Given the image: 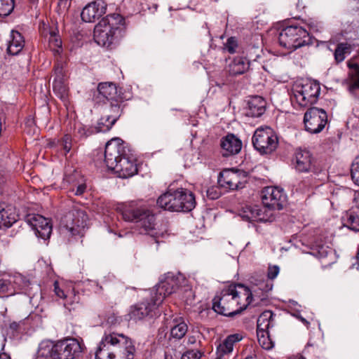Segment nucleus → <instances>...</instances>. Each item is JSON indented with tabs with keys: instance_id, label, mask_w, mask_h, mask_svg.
<instances>
[{
	"instance_id": "nucleus-55",
	"label": "nucleus",
	"mask_w": 359,
	"mask_h": 359,
	"mask_svg": "<svg viewBox=\"0 0 359 359\" xmlns=\"http://www.w3.org/2000/svg\"><path fill=\"white\" fill-rule=\"evenodd\" d=\"M20 325V323L13 322L10 324V328L13 331H18Z\"/></svg>"
},
{
	"instance_id": "nucleus-26",
	"label": "nucleus",
	"mask_w": 359,
	"mask_h": 359,
	"mask_svg": "<svg viewBox=\"0 0 359 359\" xmlns=\"http://www.w3.org/2000/svg\"><path fill=\"white\" fill-rule=\"evenodd\" d=\"M275 316L271 311L262 312L257 318V332H271L276 325Z\"/></svg>"
},
{
	"instance_id": "nucleus-18",
	"label": "nucleus",
	"mask_w": 359,
	"mask_h": 359,
	"mask_svg": "<svg viewBox=\"0 0 359 359\" xmlns=\"http://www.w3.org/2000/svg\"><path fill=\"white\" fill-rule=\"evenodd\" d=\"M107 4L102 0H96L87 4L83 9L81 17L86 22L99 19L106 13Z\"/></svg>"
},
{
	"instance_id": "nucleus-15",
	"label": "nucleus",
	"mask_w": 359,
	"mask_h": 359,
	"mask_svg": "<svg viewBox=\"0 0 359 359\" xmlns=\"http://www.w3.org/2000/svg\"><path fill=\"white\" fill-rule=\"evenodd\" d=\"M287 196L283 189L274 187H267L262 192V201L263 205L272 210L283 209Z\"/></svg>"
},
{
	"instance_id": "nucleus-9",
	"label": "nucleus",
	"mask_w": 359,
	"mask_h": 359,
	"mask_svg": "<svg viewBox=\"0 0 359 359\" xmlns=\"http://www.w3.org/2000/svg\"><path fill=\"white\" fill-rule=\"evenodd\" d=\"M294 168L299 172L320 173L323 167L320 163L307 149H297L294 153Z\"/></svg>"
},
{
	"instance_id": "nucleus-19",
	"label": "nucleus",
	"mask_w": 359,
	"mask_h": 359,
	"mask_svg": "<svg viewBox=\"0 0 359 359\" xmlns=\"http://www.w3.org/2000/svg\"><path fill=\"white\" fill-rule=\"evenodd\" d=\"M266 102L260 96L250 97L244 108V114L252 118H258L262 116L266 111Z\"/></svg>"
},
{
	"instance_id": "nucleus-47",
	"label": "nucleus",
	"mask_w": 359,
	"mask_h": 359,
	"mask_svg": "<svg viewBox=\"0 0 359 359\" xmlns=\"http://www.w3.org/2000/svg\"><path fill=\"white\" fill-rule=\"evenodd\" d=\"M238 47V42L235 37L229 38L224 43L225 50L231 54L236 53Z\"/></svg>"
},
{
	"instance_id": "nucleus-2",
	"label": "nucleus",
	"mask_w": 359,
	"mask_h": 359,
	"mask_svg": "<svg viewBox=\"0 0 359 359\" xmlns=\"http://www.w3.org/2000/svg\"><path fill=\"white\" fill-rule=\"evenodd\" d=\"M104 162L109 170L117 172L121 178L130 177L137 172L135 155L128 144L118 137L106 144Z\"/></svg>"
},
{
	"instance_id": "nucleus-44",
	"label": "nucleus",
	"mask_w": 359,
	"mask_h": 359,
	"mask_svg": "<svg viewBox=\"0 0 359 359\" xmlns=\"http://www.w3.org/2000/svg\"><path fill=\"white\" fill-rule=\"evenodd\" d=\"M15 293L11 282L8 280L0 279V294L9 296Z\"/></svg>"
},
{
	"instance_id": "nucleus-52",
	"label": "nucleus",
	"mask_w": 359,
	"mask_h": 359,
	"mask_svg": "<svg viewBox=\"0 0 359 359\" xmlns=\"http://www.w3.org/2000/svg\"><path fill=\"white\" fill-rule=\"evenodd\" d=\"M54 292L55 294L62 299H65L68 294H67L62 289L59 287V284L57 281L54 282Z\"/></svg>"
},
{
	"instance_id": "nucleus-35",
	"label": "nucleus",
	"mask_w": 359,
	"mask_h": 359,
	"mask_svg": "<svg viewBox=\"0 0 359 359\" xmlns=\"http://www.w3.org/2000/svg\"><path fill=\"white\" fill-rule=\"evenodd\" d=\"M53 91L55 94L61 100H66L68 97L69 88L67 79H54Z\"/></svg>"
},
{
	"instance_id": "nucleus-60",
	"label": "nucleus",
	"mask_w": 359,
	"mask_h": 359,
	"mask_svg": "<svg viewBox=\"0 0 359 359\" xmlns=\"http://www.w3.org/2000/svg\"><path fill=\"white\" fill-rule=\"evenodd\" d=\"M245 359H257L255 356H247Z\"/></svg>"
},
{
	"instance_id": "nucleus-4",
	"label": "nucleus",
	"mask_w": 359,
	"mask_h": 359,
	"mask_svg": "<svg viewBox=\"0 0 359 359\" xmlns=\"http://www.w3.org/2000/svg\"><path fill=\"white\" fill-rule=\"evenodd\" d=\"M125 221L136 223L140 233L151 234L155 230V215L145 207H137L133 203L126 206L122 211Z\"/></svg>"
},
{
	"instance_id": "nucleus-56",
	"label": "nucleus",
	"mask_w": 359,
	"mask_h": 359,
	"mask_svg": "<svg viewBox=\"0 0 359 359\" xmlns=\"http://www.w3.org/2000/svg\"><path fill=\"white\" fill-rule=\"evenodd\" d=\"M272 288V285H269L268 284H266V283H262L261 285V289L264 291H269V290H271Z\"/></svg>"
},
{
	"instance_id": "nucleus-63",
	"label": "nucleus",
	"mask_w": 359,
	"mask_h": 359,
	"mask_svg": "<svg viewBox=\"0 0 359 359\" xmlns=\"http://www.w3.org/2000/svg\"><path fill=\"white\" fill-rule=\"evenodd\" d=\"M357 260H358V264L359 266V248H358V254H357Z\"/></svg>"
},
{
	"instance_id": "nucleus-5",
	"label": "nucleus",
	"mask_w": 359,
	"mask_h": 359,
	"mask_svg": "<svg viewBox=\"0 0 359 359\" xmlns=\"http://www.w3.org/2000/svg\"><path fill=\"white\" fill-rule=\"evenodd\" d=\"M280 45L289 50H294L311 43L309 32L303 27L290 25L283 28L278 36Z\"/></svg>"
},
{
	"instance_id": "nucleus-20",
	"label": "nucleus",
	"mask_w": 359,
	"mask_h": 359,
	"mask_svg": "<svg viewBox=\"0 0 359 359\" xmlns=\"http://www.w3.org/2000/svg\"><path fill=\"white\" fill-rule=\"evenodd\" d=\"M218 183L221 187L229 190H237L243 187L238 174L231 170H225L219 173Z\"/></svg>"
},
{
	"instance_id": "nucleus-37",
	"label": "nucleus",
	"mask_w": 359,
	"mask_h": 359,
	"mask_svg": "<svg viewBox=\"0 0 359 359\" xmlns=\"http://www.w3.org/2000/svg\"><path fill=\"white\" fill-rule=\"evenodd\" d=\"M48 34V43L50 50L54 55H59L62 52V40L57 34V31L56 29L50 30Z\"/></svg>"
},
{
	"instance_id": "nucleus-57",
	"label": "nucleus",
	"mask_w": 359,
	"mask_h": 359,
	"mask_svg": "<svg viewBox=\"0 0 359 359\" xmlns=\"http://www.w3.org/2000/svg\"><path fill=\"white\" fill-rule=\"evenodd\" d=\"M0 359H11L10 355L3 352L0 353Z\"/></svg>"
},
{
	"instance_id": "nucleus-10",
	"label": "nucleus",
	"mask_w": 359,
	"mask_h": 359,
	"mask_svg": "<svg viewBox=\"0 0 359 359\" xmlns=\"http://www.w3.org/2000/svg\"><path fill=\"white\" fill-rule=\"evenodd\" d=\"M125 99H116L109 101V104L104 108V114L99 120L97 131L105 133L109 131L121 116L125 107Z\"/></svg>"
},
{
	"instance_id": "nucleus-40",
	"label": "nucleus",
	"mask_w": 359,
	"mask_h": 359,
	"mask_svg": "<svg viewBox=\"0 0 359 359\" xmlns=\"http://www.w3.org/2000/svg\"><path fill=\"white\" fill-rule=\"evenodd\" d=\"M258 341L263 348L269 350L273 346L271 332H257Z\"/></svg>"
},
{
	"instance_id": "nucleus-45",
	"label": "nucleus",
	"mask_w": 359,
	"mask_h": 359,
	"mask_svg": "<svg viewBox=\"0 0 359 359\" xmlns=\"http://www.w3.org/2000/svg\"><path fill=\"white\" fill-rule=\"evenodd\" d=\"M351 178L355 184L359 185V155L352 163L351 169Z\"/></svg>"
},
{
	"instance_id": "nucleus-29",
	"label": "nucleus",
	"mask_w": 359,
	"mask_h": 359,
	"mask_svg": "<svg viewBox=\"0 0 359 359\" xmlns=\"http://www.w3.org/2000/svg\"><path fill=\"white\" fill-rule=\"evenodd\" d=\"M250 67V62L243 57H236L229 65V72L231 75L237 76L246 72Z\"/></svg>"
},
{
	"instance_id": "nucleus-54",
	"label": "nucleus",
	"mask_w": 359,
	"mask_h": 359,
	"mask_svg": "<svg viewBox=\"0 0 359 359\" xmlns=\"http://www.w3.org/2000/svg\"><path fill=\"white\" fill-rule=\"evenodd\" d=\"M207 195L210 199H217L219 196V193L217 192L214 188H211L207 191Z\"/></svg>"
},
{
	"instance_id": "nucleus-53",
	"label": "nucleus",
	"mask_w": 359,
	"mask_h": 359,
	"mask_svg": "<svg viewBox=\"0 0 359 359\" xmlns=\"http://www.w3.org/2000/svg\"><path fill=\"white\" fill-rule=\"evenodd\" d=\"M71 0H59L57 7L61 12H65L70 6Z\"/></svg>"
},
{
	"instance_id": "nucleus-58",
	"label": "nucleus",
	"mask_w": 359,
	"mask_h": 359,
	"mask_svg": "<svg viewBox=\"0 0 359 359\" xmlns=\"http://www.w3.org/2000/svg\"><path fill=\"white\" fill-rule=\"evenodd\" d=\"M195 342V337H189L188 339L189 344H194Z\"/></svg>"
},
{
	"instance_id": "nucleus-11",
	"label": "nucleus",
	"mask_w": 359,
	"mask_h": 359,
	"mask_svg": "<svg viewBox=\"0 0 359 359\" xmlns=\"http://www.w3.org/2000/svg\"><path fill=\"white\" fill-rule=\"evenodd\" d=\"M83 344L75 338H66L55 344L54 359H75L82 353Z\"/></svg>"
},
{
	"instance_id": "nucleus-31",
	"label": "nucleus",
	"mask_w": 359,
	"mask_h": 359,
	"mask_svg": "<svg viewBox=\"0 0 359 359\" xmlns=\"http://www.w3.org/2000/svg\"><path fill=\"white\" fill-rule=\"evenodd\" d=\"M188 331V325L182 318H176L172 320L170 328V339L180 340L182 339Z\"/></svg>"
},
{
	"instance_id": "nucleus-50",
	"label": "nucleus",
	"mask_w": 359,
	"mask_h": 359,
	"mask_svg": "<svg viewBox=\"0 0 359 359\" xmlns=\"http://www.w3.org/2000/svg\"><path fill=\"white\" fill-rule=\"evenodd\" d=\"M280 269L278 266H269L268 268L267 277L271 280H273L278 275Z\"/></svg>"
},
{
	"instance_id": "nucleus-39",
	"label": "nucleus",
	"mask_w": 359,
	"mask_h": 359,
	"mask_svg": "<svg viewBox=\"0 0 359 359\" xmlns=\"http://www.w3.org/2000/svg\"><path fill=\"white\" fill-rule=\"evenodd\" d=\"M80 297L73 291L68 292L65 299L64 306L69 311L76 310L79 306Z\"/></svg>"
},
{
	"instance_id": "nucleus-27",
	"label": "nucleus",
	"mask_w": 359,
	"mask_h": 359,
	"mask_svg": "<svg viewBox=\"0 0 359 359\" xmlns=\"http://www.w3.org/2000/svg\"><path fill=\"white\" fill-rule=\"evenodd\" d=\"M358 45L359 43H356L351 40L337 43L334 52V57L336 64H339L343 62L346 58V55H349L355 47Z\"/></svg>"
},
{
	"instance_id": "nucleus-21",
	"label": "nucleus",
	"mask_w": 359,
	"mask_h": 359,
	"mask_svg": "<svg viewBox=\"0 0 359 359\" xmlns=\"http://www.w3.org/2000/svg\"><path fill=\"white\" fill-rule=\"evenodd\" d=\"M243 338V334L240 333L232 334L227 336L225 339L217 346L216 350L217 357L215 359H222L225 355L231 353L234 345L241 341Z\"/></svg>"
},
{
	"instance_id": "nucleus-1",
	"label": "nucleus",
	"mask_w": 359,
	"mask_h": 359,
	"mask_svg": "<svg viewBox=\"0 0 359 359\" xmlns=\"http://www.w3.org/2000/svg\"><path fill=\"white\" fill-rule=\"evenodd\" d=\"M252 300L250 290L243 284H230L212 299V309L218 314L233 317L244 311Z\"/></svg>"
},
{
	"instance_id": "nucleus-61",
	"label": "nucleus",
	"mask_w": 359,
	"mask_h": 359,
	"mask_svg": "<svg viewBox=\"0 0 359 359\" xmlns=\"http://www.w3.org/2000/svg\"><path fill=\"white\" fill-rule=\"evenodd\" d=\"M301 320H302V321L304 323H305V324H309V322H308L306 319H304V318H302Z\"/></svg>"
},
{
	"instance_id": "nucleus-8",
	"label": "nucleus",
	"mask_w": 359,
	"mask_h": 359,
	"mask_svg": "<svg viewBox=\"0 0 359 359\" xmlns=\"http://www.w3.org/2000/svg\"><path fill=\"white\" fill-rule=\"evenodd\" d=\"M127 338L123 334H104L95 352V359H113Z\"/></svg>"
},
{
	"instance_id": "nucleus-62",
	"label": "nucleus",
	"mask_w": 359,
	"mask_h": 359,
	"mask_svg": "<svg viewBox=\"0 0 359 359\" xmlns=\"http://www.w3.org/2000/svg\"><path fill=\"white\" fill-rule=\"evenodd\" d=\"M165 359H172V356H169L167 354L165 355Z\"/></svg>"
},
{
	"instance_id": "nucleus-25",
	"label": "nucleus",
	"mask_w": 359,
	"mask_h": 359,
	"mask_svg": "<svg viewBox=\"0 0 359 359\" xmlns=\"http://www.w3.org/2000/svg\"><path fill=\"white\" fill-rule=\"evenodd\" d=\"M97 90L108 102L118 98L125 99L121 88L118 89L117 86L114 83H100L97 86Z\"/></svg>"
},
{
	"instance_id": "nucleus-30",
	"label": "nucleus",
	"mask_w": 359,
	"mask_h": 359,
	"mask_svg": "<svg viewBox=\"0 0 359 359\" xmlns=\"http://www.w3.org/2000/svg\"><path fill=\"white\" fill-rule=\"evenodd\" d=\"M180 202L182 203V212H190L196 206V202L194 194L187 189H178Z\"/></svg>"
},
{
	"instance_id": "nucleus-24",
	"label": "nucleus",
	"mask_w": 359,
	"mask_h": 359,
	"mask_svg": "<svg viewBox=\"0 0 359 359\" xmlns=\"http://www.w3.org/2000/svg\"><path fill=\"white\" fill-rule=\"evenodd\" d=\"M223 156H227L238 154L242 148L241 141L233 134H228L221 140Z\"/></svg>"
},
{
	"instance_id": "nucleus-23",
	"label": "nucleus",
	"mask_w": 359,
	"mask_h": 359,
	"mask_svg": "<svg viewBox=\"0 0 359 359\" xmlns=\"http://www.w3.org/2000/svg\"><path fill=\"white\" fill-rule=\"evenodd\" d=\"M18 215L12 205L0 203V229L9 228L18 221Z\"/></svg>"
},
{
	"instance_id": "nucleus-14",
	"label": "nucleus",
	"mask_w": 359,
	"mask_h": 359,
	"mask_svg": "<svg viewBox=\"0 0 359 359\" xmlns=\"http://www.w3.org/2000/svg\"><path fill=\"white\" fill-rule=\"evenodd\" d=\"M320 93L319 83L309 81L302 84L300 89L295 91L294 97L299 106L306 107L317 102Z\"/></svg>"
},
{
	"instance_id": "nucleus-7",
	"label": "nucleus",
	"mask_w": 359,
	"mask_h": 359,
	"mask_svg": "<svg viewBox=\"0 0 359 359\" xmlns=\"http://www.w3.org/2000/svg\"><path fill=\"white\" fill-rule=\"evenodd\" d=\"M252 142L255 149L261 154H270L277 149L278 139L271 128L261 126L255 131Z\"/></svg>"
},
{
	"instance_id": "nucleus-13",
	"label": "nucleus",
	"mask_w": 359,
	"mask_h": 359,
	"mask_svg": "<svg viewBox=\"0 0 359 359\" xmlns=\"http://www.w3.org/2000/svg\"><path fill=\"white\" fill-rule=\"evenodd\" d=\"M181 280H184L182 274L175 276L172 273H168L165 279L156 286L155 294L152 297L161 304L165 297L175 292L181 285Z\"/></svg>"
},
{
	"instance_id": "nucleus-42",
	"label": "nucleus",
	"mask_w": 359,
	"mask_h": 359,
	"mask_svg": "<svg viewBox=\"0 0 359 359\" xmlns=\"http://www.w3.org/2000/svg\"><path fill=\"white\" fill-rule=\"evenodd\" d=\"M14 8V0H0V16H8Z\"/></svg>"
},
{
	"instance_id": "nucleus-12",
	"label": "nucleus",
	"mask_w": 359,
	"mask_h": 359,
	"mask_svg": "<svg viewBox=\"0 0 359 359\" xmlns=\"http://www.w3.org/2000/svg\"><path fill=\"white\" fill-rule=\"evenodd\" d=\"M327 123L326 111L318 107H310L304 114V123L306 131L312 134L320 133Z\"/></svg>"
},
{
	"instance_id": "nucleus-51",
	"label": "nucleus",
	"mask_w": 359,
	"mask_h": 359,
	"mask_svg": "<svg viewBox=\"0 0 359 359\" xmlns=\"http://www.w3.org/2000/svg\"><path fill=\"white\" fill-rule=\"evenodd\" d=\"M76 189L73 187L70 191L73 192L76 196H81L86 189V185L84 182H81L77 185H75Z\"/></svg>"
},
{
	"instance_id": "nucleus-46",
	"label": "nucleus",
	"mask_w": 359,
	"mask_h": 359,
	"mask_svg": "<svg viewBox=\"0 0 359 359\" xmlns=\"http://www.w3.org/2000/svg\"><path fill=\"white\" fill-rule=\"evenodd\" d=\"M55 79H67V76L64 70V65L62 62L57 61L54 66Z\"/></svg>"
},
{
	"instance_id": "nucleus-32",
	"label": "nucleus",
	"mask_w": 359,
	"mask_h": 359,
	"mask_svg": "<svg viewBox=\"0 0 359 359\" xmlns=\"http://www.w3.org/2000/svg\"><path fill=\"white\" fill-rule=\"evenodd\" d=\"M135 348L131 339L127 338L123 346L119 348V351L113 359H133Z\"/></svg>"
},
{
	"instance_id": "nucleus-3",
	"label": "nucleus",
	"mask_w": 359,
	"mask_h": 359,
	"mask_svg": "<svg viewBox=\"0 0 359 359\" xmlns=\"http://www.w3.org/2000/svg\"><path fill=\"white\" fill-rule=\"evenodd\" d=\"M125 18L118 13L107 15L94 29V39L102 46L113 48L126 34Z\"/></svg>"
},
{
	"instance_id": "nucleus-6",
	"label": "nucleus",
	"mask_w": 359,
	"mask_h": 359,
	"mask_svg": "<svg viewBox=\"0 0 359 359\" xmlns=\"http://www.w3.org/2000/svg\"><path fill=\"white\" fill-rule=\"evenodd\" d=\"M88 215L83 210L74 208L62 219L61 231L68 238L82 237L87 226Z\"/></svg>"
},
{
	"instance_id": "nucleus-36",
	"label": "nucleus",
	"mask_w": 359,
	"mask_h": 359,
	"mask_svg": "<svg viewBox=\"0 0 359 359\" xmlns=\"http://www.w3.org/2000/svg\"><path fill=\"white\" fill-rule=\"evenodd\" d=\"M175 190L173 191L171 189H168L165 193L158 197L156 203L161 208L168 210L169 206H173L175 205Z\"/></svg>"
},
{
	"instance_id": "nucleus-22",
	"label": "nucleus",
	"mask_w": 359,
	"mask_h": 359,
	"mask_svg": "<svg viewBox=\"0 0 359 359\" xmlns=\"http://www.w3.org/2000/svg\"><path fill=\"white\" fill-rule=\"evenodd\" d=\"M239 215L248 222H266L268 217L265 212H263L259 205H245L243 207Z\"/></svg>"
},
{
	"instance_id": "nucleus-34",
	"label": "nucleus",
	"mask_w": 359,
	"mask_h": 359,
	"mask_svg": "<svg viewBox=\"0 0 359 359\" xmlns=\"http://www.w3.org/2000/svg\"><path fill=\"white\" fill-rule=\"evenodd\" d=\"M344 226L354 231H359V216L353 211H348L342 217Z\"/></svg>"
},
{
	"instance_id": "nucleus-17",
	"label": "nucleus",
	"mask_w": 359,
	"mask_h": 359,
	"mask_svg": "<svg viewBox=\"0 0 359 359\" xmlns=\"http://www.w3.org/2000/svg\"><path fill=\"white\" fill-rule=\"evenodd\" d=\"M158 303L153 298L150 300H144L131 307L130 316L134 320H140L147 316H152L156 309Z\"/></svg>"
},
{
	"instance_id": "nucleus-48",
	"label": "nucleus",
	"mask_w": 359,
	"mask_h": 359,
	"mask_svg": "<svg viewBox=\"0 0 359 359\" xmlns=\"http://www.w3.org/2000/svg\"><path fill=\"white\" fill-rule=\"evenodd\" d=\"M203 354V353L198 350L191 349L184 352L181 359H201Z\"/></svg>"
},
{
	"instance_id": "nucleus-59",
	"label": "nucleus",
	"mask_w": 359,
	"mask_h": 359,
	"mask_svg": "<svg viewBox=\"0 0 359 359\" xmlns=\"http://www.w3.org/2000/svg\"><path fill=\"white\" fill-rule=\"evenodd\" d=\"M28 285H29V282H28V281H26V282L25 283V285H24V286H23V287L22 288V290H25V292H26V293H27V292H27V290L25 288V287H26V286H28Z\"/></svg>"
},
{
	"instance_id": "nucleus-64",
	"label": "nucleus",
	"mask_w": 359,
	"mask_h": 359,
	"mask_svg": "<svg viewBox=\"0 0 359 359\" xmlns=\"http://www.w3.org/2000/svg\"><path fill=\"white\" fill-rule=\"evenodd\" d=\"M22 280V277H18V278H16L15 280V283H17V281L18 280Z\"/></svg>"
},
{
	"instance_id": "nucleus-43",
	"label": "nucleus",
	"mask_w": 359,
	"mask_h": 359,
	"mask_svg": "<svg viewBox=\"0 0 359 359\" xmlns=\"http://www.w3.org/2000/svg\"><path fill=\"white\" fill-rule=\"evenodd\" d=\"M72 138L69 134L65 135L60 140H57V145L62 147L65 154L69 153L72 149Z\"/></svg>"
},
{
	"instance_id": "nucleus-38",
	"label": "nucleus",
	"mask_w": 359,
	"mask_h": 359,
	"mask_svg": "<svg viewBox=\"0 0 359 359\" xmlns=\"http://www.w3.org/2000/svg\"><path fill=\"white\" fill-rule=\"evenodd\" d=\"M331 249L328 246L316 242L311 245L310 254L316 257L323 258L327 257Z\"/></svg>"
},
{
	"instance_id": "nucleus-49",
	"label": "nucleus",
	"mask_w": 359,
	"mask_h": 359,
	"mask_svg": "<svg viewBox=\"0 0 359 359\" xmlns=\"http://www.w3.org/2000/svg\"><path fill=\"white\" fill-rule=\"evenodd\" d=\"M175 202H174V205L172 206H169L168 208V211H171V212H180V211H182V207L183 206H181L182 205V203L180 202V196H179V192H178V189L175 190Z\"/></svg>"
},
{
	"instance_id": "nucleus-33",
	"label": "nucleus",
	"mask_w": 359,
	"mask_h": 359,
	"mask_svg": "<svg viewBox=\"0 0 359 359\" xmlns=\"http://www.w3.org/2000/svg\"><path fill=\"white\" fill-rule=\"evenodd\" d=\"M348 67H349V90L351 92H353L354 90L359 89V65L357 64L348 63Z\"/></svg>"
},
{
	"instance_id": "nucleus-41",
	"label": "nucleus",
	"mask_w": 359,
	"mask_h": 359,
	"mask_svg": "<svg viewBox=\"0 0 359 359\" xmlns=\"http://www.w3.org/2000/svg\"><path fill=\"white\" fill-rule=\"evenodd\" d=\"M55 344L52 345L48 342H43L40 344L38 354L41 357L48 358L50 357L52 359H54V353H55Z\"/></svg>"
},
{
	"instance_id": "nucleus-16",
	"label": "nucleus",
	"mask_w": 359,
	"mask_h": 359,
	"mask_svg": "<svg viewBox=\"0 0 359 359\" xmlns=\"http://www.w3.org/2000/svg\"><path fill=\"white\" fill-rule=\"evenodd\" d=\"M27 222L34 231L37 237L43 240H47L50 238L53 226L48 218L41 215L32 214L27 216Z\"/></svg>"
},
{
	"instance_id": "nucleus-28",
	"label": "nucleus",
	"mask_w": 359,
	"mask_h": 359,
	"mask_svg": "<svg viewBox=\"0 0 359 359\" xmlns=\"http://www.w3.org/2000/svg\"><path fill=\"white\" fill-rule=\"evenodd\" d=\"M25 40L22 35L18 31L13 30L11 33V39L8 41L7 53L11 55H17L22 50Z\"/></svg>"
}]
</instances>
